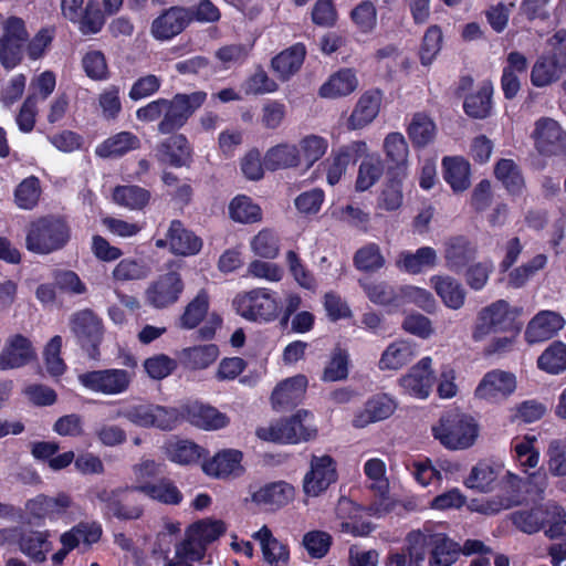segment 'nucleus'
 Returning <instances> with one entry per match:
<instances>
[{
	"mask_svg": "<svg viewBox=\"0 0 566 566\" xmlns=\"http://www.w3.org/2000/svg\"><path fill=\"white\" fill-rule=\"evenodd\" d=\"M206 99L207 93L202 91L190 94L178 93L171 99L157 98L139 107L136 111V117L146 123L161 118L158 132L165 135L171 134L180 129Z\"/></svg>",
	"mask_w": 566,
	"mask_h": 566,
	"instance_id": "nucleus-1",
	"label": "nucleus"
},
{
	"mask_svg": "<svg viewBox=\"0 0 566 566\" xmlns=\"http://www.w3.org/2000/svg\"><path fill=\"white\" fill-rule=\"evenodd\" d=\"M566 511L556 502L547 501L511 514L512 524L525 534H535L545 530L549 538H557L565 532Z\"/></svg>",
	"mask_w": 566,
	"mask_h": 566,
	"instance_id": "nucleus-2",
	"label": "nucleus"
},
{
	"mask_svg": "<svg viewBox=\"0 0 566 566\" xmlns=\"http://www.w3.org/2000/svg\"><path fill=\"white\" fill-rule=\"evenodd\" d=\"M71 238L65 220L57 217H42L32 221L25 235V248L36 254H50L61 250Z\"/></svg>",
	"mask_w": 566,
	"mask_h": 566,
	"instance_id": "nucleus-3",
	"label": "nucleus"
},
{
	"mask_svg": "<svg viewBox=\"0 0 566 566\" xmlns=\"http://www.w3.org/2000/svg\"><path fill=\"white\" fill-rule=\"evenodd\" d=\"M433 437L450 450H463L471 447L478 438L479 428L468 415L449 411L441 416L432 428Z\"/></svg>",
	"mask_w": 566,
	"mask_h": 566,
	"instance_id": "nucleus-4",
	"label": "nucleus"
},
{
	"mask_svg": "<svg viewBox=\"0 0 566 566\" xmlns=\"http://www.w3.org/2000/svg\"><path fill=\"white\" fill-rule=\"evenodd\" d=\"M27 514L38 522H63L70 524L80 514V506L66 492L54 495L38 494L24 503Z\"/></svg>",
	"mask_w": 566,
	"mask_h": 566,
	"instance_id": "nucleus-5",
	"label": "nucleus"
},
{
	"mask_svg": "<svg viewBox=\"0 0 566 566\" xmlns=\"http://www.w3.org/2000/svg\"><path fill=\"white\" fill-rule=\"evenodd\" d=\"M312 420V413L298 410L290 418L279 420L269 427L258 428L256 436L264 441L300 443L315 437L316 429Z\"/></svg>",
	"mask_w": 566,
	"mask_h": 566,
	"instance_id": "nucleus-6",
	"label": "nucleus"
},
{
	"mask_svg": "<svg viewBox=\"0 0 566 566\" xmlns=\"http://www.w3.org/2000/svg\"><path fill=\"white\" fill-rule=\"evenodd\" d=\"M233 306L237 313L248 321L268 323L276 318L280 302L275 292L256 287L239 293L233 300Z\"/></svg>",
	"mask_w": 566,
	"mask_h": 566,
	"instance_id": "nucleus-7",
	"label": "nucleus"
},
{
	"mask_svg": "<svg viewBox=\"0 0 566 566\" xmlns=\"http://www.w3.org/2000/svg\"><path fill=\"white\" fill-rule=\"evenodd\" d=\"M126 491H133L132 486L108 489L96 485L88 490V500L98 503L101 512L105 518L115 517L120 521L138 520L144 514V507L140 504L123 503V494Z\"/></svg>",
	"mask_w": 566,
	"mask_h": 566,
	"instance_id": "nucleus-8",
	"label": "nucleus"
},
{
	"mask_svg": "<svg viewBox=\"0 0 566 566\" xmlns=\"http://www.w3.org/2000/svg\"><path fill=\"white\" fill-rule=\"evenodd\" d=\"M29 41V32L21 18L9 17L2 23L0 36V63L7 70L14 69L22 60Z\"/></svg>",
	"mask_w": 566,
	"mask_h": 566,
	"instance_id": "nucleus-9",
	"label": "nucleus"
},
{
	"mask_svg": "<svg viewBox=\"0 0 566 566\" xmlns=\"http://www.w3.org/2000/svg\"><path fill=\"white\" fill-rule=\"evenodd\" d=\"M133 378V371L120 368L92 370L78 375V381L84 388L106 396L124 394Z\"/></svg>",
	"mask_w": 566,
	"mask_h": 566,
	"instance_id": "nucleus-10",
	"label": "nucleus"
},
{
	"mask_svg": "<svg viewBox=\"0 0 566 566\" xmlns=\"http://www.w3.org/2000/svg\"><path fill=\"white\" fill-rule=\"evenodd\" d=\"M178 411L159 405H137L124 408L117 412V417H124L132 423L143 428H158L171 430L178 421Z\"/></svg>",
	"mask_w": 566,
	"mask_h": 566,
	"instance_id": "nucleus-11",
	"label": "nucleus"
},
{
	"mask_svg": "<svg viewBox=\"0 0 566 566\" xmlns=\"http://www.w3.org/2000/svg\"><path fill=\"white\" fill-rule=\"evenodd\" d=\"M71 329L82 348L91 359L99 358V344L103 338L101 318L91 310H83L72 315Z\"/></svg>",
	"mask_w": 566,
	"mask_h": 566,
	"instance_id": "nucleus-12",
	"label": "nucleus"
},
{
	"mask_svg": "<svg viewBox=\"0 0 566 566\" xmlns=\"http://www.w3.org/2000/svg\"><path fill=\"white\" fill-rule=\"evenodd\" d=\"M336 481L337 470L334 459L326 454L313 455L310 470L303 478V491L307 496L316 497Z\"/></svg>",
	"mask_w": 566,
	"mask_h": 566,
	"instance_id": "nucleus-13",
	"label": "nucleus"
},
{
	"mask_svg": "<svg viewBox=\"0 0 566 566\" xmlns=\"http://www.w3.org/2000/svg\"><path fill=\"white\" fill-rule=\"evenodd\" d=\"M532 137L539 154L545 156L566 155V130L555 119L549 117L537 119Z\"/></svg>",
	"mask_w": 566,
	"mask_h": 566,
	"instance_id": "nucleus-14",
	"label": "nucleus"
},
{
	"mask_svg": "<svg viewBox=\"0 0 566 566\" xmlns=\"http://www.w3.org/2000/svg\"><path fill=\"white\" fill-rule=\"evenodd\" d=\"M367 153V144L363 140H355L333 149L329 157L323 163L326 170V180L328 185H337L347 167L355 164Z\"/></svg>",
	"mask_w": 566,
	"mask_h": 566,
	"instance_id": "nucleus-15",
	"label": "nucleus"
},
{
	"mask_svg": "<svg viewBox=\"0 0 566 566\" xmlns=\"http://www.w3.org/2000/svg\"><path fill=\"white\" fill-rule=\"evenodd\" d=\"M184 287L180 274L168 272L149 284L145 292L146 302L155 308L168 307L179 300Z\"/></svg>",
	"mask_w": 566,
	"mask_h": 566,
	"instance_id": "nucleus-16",
	"label": "nucleus"
},
{
	"mask_svg": "<svg viewBox=\"0 0 566 566\" xmlns=\"http://www.w3.org/2000/svg\"><path fill=\"white\" fill-rule=\"evenodd\" d=\"M515 388L516 379L512 373L494 369L483 376L474 395L489 402H499L506 399Z\"/></svg>",
	"mask_w": 566,
	"mask_h": 566,
	"instance_id": "nucleus-17",
	"label": "nucleus"
},
{
	"mask_svg": "<svg viewBox=\"0 0 566 566\" xmlns=\"http://www.w3.org/2000/svg\"><path fill=\"white\" fill-rule=\"evenodd\" d=\"M431 365L432 359L423 357L399 379V385L405 394L418 399L429 397L434 384Z\"/></svg>",
	"mask_w": 566,
	"mask_h": 566,
	"instance_id": "nucleus-18",
	"label": "nucleus"
},
{
	"mask_svg": "<svg viewBox=\"0 0 566 566\" xmlns=\"http://www.w3.org/2000/svg\"><path fill=\"white\" fill-rule=\"evenodd\" d=\"M513 319L514 315L510 310L509 303L504 300H499L479 313V322L473 336L478 339L491 332L506 331L512 326Z\"/></svg>",
	"mask_w": 566,
	"mask_h": 566,
	"instance_id": "nucleus-19",
	"label": "nucleus"
},
{
	"mask_svg": "<svg viewBox=\"0 0 566 566\" xmlns=\"http://www.w3.org/2000/svg\"><path fill=\"white\" fill-rule=\"evenodd\" d=\"M156 247H169L172 253L179 255H193L200 251L202 241L193 232L187 230L179 220H172L166 238L157 239Z\"/></svg>",
	"mask_w": 566,
	"mask_h": 566,
	"instance_id": "nucleus-20",
	"label": "nucleus"
},
{
	"mask_svg": "<svg viewBox=\"0 0 566 566\" xmlns=\"http://www.w3.org/2000/svg\"><path fill=\"white\" fill-rule=\"evenodd\" d=\"M189 23L187 8L171 7L153 21L150 33L156 40L167 41L181 33Z\"/></svg>",
	"mask_w": 566,
	"mask_h": 566,
	"instance_id": "nucleus-21",
	"label": "nucleus"
},
{
	"mask_svg": "<svg viewBox=\"0 0 566 566\" xmlns=\"http://www.w3.org/2000/svg\"><path fill=\"white\" fill-rule=\"evenodd\" d=\"M51 533L48 530L40 531L20 526L17 548L34 563L46 560L52 551Z\"/></svg>",
	"mask_w": 566,
	"mask_h": 566,
	"instance_id": "nucleus-22",
	"label": "nucleus"
},
{
	"mask_svg": "<svg viewBox=\"0 0 566 566\" xmlns=\"http://www.w3.org/2000/svg\"><path fill=\"white\" fill-rule=\"evenodd\" d=\"M226 532L222 521L205 518L191 524L180 541L189 548H201V557L206 555L207 546L218 539Z\"/></svg>",
	"mask_w": 566,
	"mask_h": 566,
	"instance_id": "nucleus-23",
	"label": "nucleus"
},
{
	"mask_svg": "<svg viewBox=\"0 0 566 566\" xmlns=\"http://www.w3.org/2000/svg\"><path fill=\"white\" fill-rule=\"evenodd\" d=\"M565 326L564 317L553 311H541L527 324L525 339L528 344L553 338Z\"/></svg>",
	"mask_w": 566,
	"mask_h": 566,
	"instance_id": "nucleus-24",
	"label": "nucleus"
},
{
	"mask_svg": "<svg viewBox=\"0 0 566 566\" xmlns=\"http://www.w3.org/2000/svg\"><path fill=\"white\" fill-rule=\"evenodd\" d=\"M243 454L235 449H226L218 452L212 459L202 465L205 473L217 479H230L240 476L244 468Z\"/></svg>",
	"mask_w": 566,
	"mask_h": 566,
	"instance_id": "nucleus-25",
	"label": "nucleus"
},
{
	"mask_svg": "<svg viewBox=\"0 0 566 566\" xmlns=\"http://www.w3.org/2000/svg\"><path fill=\"white\" fill-rule=\"evenodd\" d=\"M35 358V350L29 338L15 334L10 336L0 354V370L22 367Z\"/></svg>",
	"mask_w": 566,
	"mask_h": 566,
	"instance_id": "nucleus-26",
	"label": "nucleus"
},
{
	"mask_svg": "<svg viewBox=\"0 0 566 566\" xmlns=\"http://www.w3.org/2000/svg\"><path fill=\"white\" fill-rule=\"evenodd\" d=\"M155 156L158 163L179 168L190 160L191 148L186 136L175 134L157 145Z\"/></svg>",
	"mask_w": 566,
	"mask_h": 566,
	"instance_id": "nucleus-27",
	"label": "nucleus"
},
{
	"mask_svg": "<svg viewBox=\"0 0 566 566\" xmlns=\"http://www.w3.org/2000/svg\"><path fill=\"white\" fill-rule=\"evenodd\" d=\"M475 254V245L463 235L451 237L443 243L446 266L452 272L460 273Z\"/></svg>",
	"mask_w": 566,
	"mask_h": 566,
	"instance_id": "nucleus-28",
	"label": "nucleus"
},
{
	"mask_svg": "<svg viewBox=\"0 0 566 566\" xmlns=\"http://www.w3.org/2000/svg\"><path fill=\"white\" fill-rule=\"evenodd\" d=\"M396 407L392 397L387 394H377L367 400L363 410L357 412L353 419V426L364 428L371 422L387 419L392 415Z\"/></svg>",
	"mask_w": 566,
	"mask_h": 566,
	"instance_id": "nucleus-29",
	"label": "nucleus"
},
{
	"mask_svg": "<svg viewBox=\"0 0 566 566\" xmlns=\"http://www.w3.org/2000/svg\"><path fill=\"white\" fill-rule=\"evenodd\" d=\"M132 490L165 505H179L184 500L181 491L168 478H161L153 483L135 484L132 485Z\"/></svg>",
	"mask_w": 566,
	"mask_h": 566,
	"instance_id": "nucleus-30",
	"label": "nucleus"
},
{
	"mask_svg": "<svg viewBox=\"0 0 566 566\" xmlns=\"http://www.w3.org/2000/svg\"><path fill=\"white\" fill-rule=\"evenodd\" d=\"M442 176L453 192H463L471 185L470 163L461 156H447L442 159Z\"/></svg>",
	"mask_w": 566,
	"mask_h": 566,
	"instance_id": "nucleus-31",
	"label": "nucleus"
},
{
	"mask_svg": "<svg viewBox=\"0 0 566 566\" xmlns=\"http://www.w3.org/2000/svg\"><path fill=\"white\" fill-rule=\"evenodd\" d=\"M438 254L431 247H421L415 252L401 251L396 260L400 271L409 274H419L424 269H432L437 265Z\"/></svg>",
	"mask_w": 566,
	"mask_h": 566,
	"instance_id": "nucleus-32",
	"label": "nucleus"
},
{
	"mask_svg": "<svg viewBox=\"0 0 566 566\" xmlns=\"http://www.w3.org/2000/svg\"><path fill=\"white\" fill-rule=\"evenodd\" d=\"M186 415L189 422L205 430H218L229 423V418L211 406L193 402L187 406Z\"/></svg>",
	"mask_w": 566,
	"mask_h": 566,
	"instance_id": "nucleus-33",
	"label": "nucleus"
},
{
	"mask_svg": "<svg viewBox=\"0 0 566 566\" xmlns=\"http://www.w3.org/2000/svg\"><path fill=\"white\" fill-rule=\"evenodd\" d=\"M430 282L448 308L459 310L464 305L467 292L458 280L449 275H433Z\"/></svg>",
	"mask_w": 566,
	"mask_h": 566,
	"instance_id": "nucleus-34",
	"label": "nucleus"
},
{
	"mask_svg": "<svg viewBox=\"0 0 566 566\" xmlns=\"http://www.w3.org/2000/svg\"><path fill=\"white\" fill-rule=\"evenodd\" d=\"M140 147V139L132 132H119L106 138L95 149L101 158H118Z\"/></svg>",
	"mask_w": 566,
	"mask_h": 566,
	"instance_id": "nucleus-35",
	"label": "nucleus"
},
{
	"mask_svg": "<svg viewBox=\"0 0 566 566\" xmlns=\"http://www.w3.org/2000/svg\"><path fill=\"white\" fill-rule=\"evenodd\" d=\"M252 537L260 543L263 557L270 566H287L289 549L273 536L268 526H262Z\"/></svg>",
	"mask_w": 566,
	"mask_h": 566,
	"instance_id": "nucleus-36",
	"label": "nucleus"
},
{
	"mask_svg": "<svg viewBox=\"0 0 566 566\" xmlns=\"http://www.w3.org/2000/svg\"><path fill=\"white\" fill-rule=\"evenodd\" d=\"M380 102L379 91L363 94L348 118V128L360 129L371 123L379 112Z\"/></svg>",
	"mask_w": 566,
	"mask_h": 566,
	"instance_id": "nucleus-37",
	"label": "nucleus"
},
{
	"mask_svg": "<svg viewBox=\"0 0 566 566\" xmlns=\"http://www.w3.org/2000/svg\"><path fill=\"white\" fill-rule=\"evenodd\" d=\"M307 387V378L296 375L280 382L272 392V403L275 408H284L297 403Z\"/></svg>",
	"mask_w": 566,
	"mask_h": 566,
	"instance_id": "nucleus-38",
	"label": "nucleus"
},
{
	"mask_svg": "<svg viewBox=\"0 0 566 566\" xmlns=\"http://www.w3.org/2000/svg\"><path fill=\"white\" fill-rule=\"evenodd\" d=\"M103 530L102 525L97 522H81L73 526L70 531L64 532L60 542L63 547L73 551L80 544L92 545L99 541Z\"/></svg>",
	"mask_w": 566,
	"mask_h": 566,
	"instance_id": "nucleus-39",
	"label": "nucleus"
},
{
	"mask_svg": "<svg viewBox=\"0 0 566 566\" xmlns=\"http://www.w3.org/2000/svg\"><path fill=\"white\" fill-rule=\"evenodd\" d=\"M295 489L292 484L279 481L266 484L253 493V501L269 507L286 505L294 499Z\"/></svg>",
	"mask_w": 566,
	"mask_h": 566,
	"instance_id": "nucleus-40",
	"label": "nucleus"
},
{
	"mask_svg": "<svg viewBox=\"0 0 566 566\" xmlns=\"http://www.w3.org/2000/svg\"><path fill=\"white\" fill-rule=\"evenodd\" d=\"M359 285L364 290L369 301L376 305L399 308L400 286L390 285L384 281L359 280Z\"/></svg>",
	"mask_w": 566,
	"mask_h": 566,
	"instance_id": "nucleus-41",
	"label": "nucleus"
},
{
	"mask_svg": "<svg viewBox=\"0 0 566 566\" xmlns=\"http://www.w3.org/2000/svg\"><path fill=\"white\" fill-rule=\"evenodd\" d=\"M416 347L408 340L391 343L380 356L378 367L381 370H397L407 365L416 356Z\"/></svg>",
	"mask_w": 566,
	"mask_h": 566,
	"instance_id": "nucleus-42",
	"label": "nucleus"
},
{
	"mask_svg": "<svg viewBox=\"0 0 566 566\" xmlns=\"http://www.w3.org/2000/svg\"><path fill=\"white\" fill-rule=\"evenodd\" d=\"M358 86L356 74L350 69H343L333 74L319 88V95L326 98L346 96Z\"/></svg>",
	"mask_w": 566,
	"mask_h": 566,
	"instance_id": "nucleus-43",
	"label": "nucleus"
},
{
	"mask_svg": "<svg viewBox=\"0 0 566 566\" xmlns=\"http://www.w3.org/2000/svg\"><path fill=\"white\" fill-rule=\"evenodd\" d=\"M305 55V45L303 43H296L273 57L272 67L281 78L286 80L300 70Z\"/></svg>",
	"mask_w": 566,
	"mask_h": 566,
	"instance_id": "nucleus-44",
	"label": "nucleus"
},
{
	"mask_svg": "<svg viewBox=\"0 0 566 566\" xmlns=\"http://www.w3.org/2000/svg\"><path fill=\"white\" fill-rule=\"evenodd\" d=\"M301 165L296 145L280 144L270 148L264 156V167L269 170L285 169Z\"/></svg>",
	"mask_w": 566,
	"mask_h": 566,
	"instance_id": "nucleus-45",
	"label": "nucleus"
},
{
	"mask_svg": "<svg viewBox=\"0 0 566 566\" xmlns=\"http://www.w3.org/2000/svg\"><path fill=\"white\" fill-rule=\"evenodd\" d=\"M494 175L510 195L520 196L523 192L525 188L524 178L514 160L500 159L495 165Z\"/></svg>",
	"mask_w": 566,
	"mask_h": 566,
	"instance_id": "nucleus-46",
	"label": "nucleus"
},
{
	"mask_svg": "<svg viewBox=\"0 0 566 566\" xmlns=\"http://www.w3.org/2000/svg\"><path fill=\"white\" fill-rule=\"evenodd\" d=\"M438 532L430 524L423 525L422 528L411 531L406 538L407 551L411 559L421 562L424 559L427 551L432 549Z\"/></svg>",
	"mask_w": 566,
	"mask_h": 566,
	"instance_id": "nucleus-47",
	"label": "nucleus"
},
{
	"mask_svg": "<svg viewBox=\"0 0 566 566\" xmlns=\"http://www.w3.org/2000/svg\"><path fill=\"white\" fill-rule=\"evenodd\" d=\"M511 490H506L503 494H497L485 502L481 503L478 511L488 514L494 515L503 510H507L520 502V485L518 478L509 473Z\"/></svg>",
	"mask_w": 566,
	"mask_h": 566,
	"instance_id": "nucleus-48",
	"label": "nucleus"
},
{
	"mask_svg": "<svg viewBox=\"0 0 566 566\" xmlns=\"http://www.w3.org/2000/svg\"><path fill=\"white\" fill-rule=\"evenodd\" d=\"M407 133L412 145L422 148L434 139L437 127L427 114L416 113L408 125Z\"/></svg>",
	"mask_w": 566,
	"mask_h": 566,
	"instance_id": "nucleus-49",
	"label": "nucleus"
},
{
	"mask_svg": "<svg viewBox=\"0 0 566 566\" xmlns=\"http://www.w3.org/2000/svg\"><path fill=\"white\" fill-rule=\"evenodd\" d=\"M150 197V192L147 189L136 185L117 186L113 191L115 203L129 210L144 209L148 205Z\"/></svg>",
	"mask_w": 566,
	"mask_h": 566,
	"instance_id": "nucleus-50",
	"label": "nucleus"
},
{
	"mask_svg": "<svg viewBox=\"0 0 566 566\" xmlns=\"http://www.w3.org/2000/svg\"><path fill=\"white\" fill-rule=\"evenodd\" d=\"M461 554V546L438 532L431 551L430 566H451Z\"/></svg>",
	"mask_w": 566,
	"mask_h": 566,
	"instance_id": "nucleus-51",
	"label": "nucleus"
},
{
	"mask_svg": "<svg viewBox=\"0 0 566 566\" xmlns=\"http://www.w3.org/2000/svg\"><path fill=\"white\" fill-rule=\"evenodd\" d=\"M537 367L551 375L566 370V344L555 340L537 358Z\"/></svg>",
	"mask_w": 566,
	"mask_h": 566,
	"instance_id": "nucleus-52",
	"label": "nucleus"
},
{
	"mask_svg": "<svg viewBox=\"0 0 566 566\" xmlns=\"http://www.w3.org/2000/svg\"><path fill=\"white\" fill-rule=\"evenodd\" d=\"M492 92V84L485 82L476 93L467 96L463 104L465 114L473 118H485L491 111Z\"/></svg>",
	"mask_w": 566,
	"mask_h": 566,
	"instance_id": "nucleus-53",
	"label": "nucleus"
},
{
	"mask_svg": "<svg viewBox=\"0 0 566 566\" xmlns=\"http://www.w3.org/2000/svg\"><path fill=\"white\" fill-rule=\"evenodd\" d=\"M563 67L551 56H541L532 67L531 82L536 87H544L556 82Z\"/></svg>",
	"mask_w": 566,
	"mask_h": 566,
	"instance_id": "nucleus-54",
	"label": "nucleus"
},
{
	"mask_svg": "<svg viewBox=\"0 0 566 566\" xmlns=\"http://www.w3.org/2000/svg\"><path fill=\"white\" fill-rule=\"evenodd\" d=\"M209 295L205 290L199 291L196 297L190 301L180 317V326L186 329L197 327L208 315Z\"/></svg>",
	"mask_w": 566,
	"mask_h": 566,
	"instance_id": "nucleus-55",
	"label": "nucleus"
},
{
	"mask_svg": "<svg viewBox=\"0 0 566 566\" xmlns=\"http://www.w3.org/2000/svg\"><path fill=\"white\" fill-rule=\"evenodd\" d=\"M167 458L178 464H190L200 457V448L188 440H169L164 447Z\"/></svg>",
	"mask_w": 566,
	"mask_h": 566,
	"instance_id": "nucleus-56",
	"label": "nucleus"
},
{
	"mask_svg": "<svg viewBox=\"0 0 566 566\" xmlns=\"http://www.w3.org/2000/svg\"><path fill=\"white\" fill-rule=\"evenodd\" d=\"M384 174V164L378 155L367 156L360 164L356 179V189L365 191L373 187Z\"/></svg>",
	"mask_w": 566,
	"mask_h": 566,
	"instance_id": "nucleus-57",
	"label": "nucleus"
},
{
	"mask_svg": "<svg viewBox=\"0 0 566 566\" xmlns=\"http://www.w3.org/2000/svg\"><path fill=\"white\" fill-rule=\"evenodd\" d=\"M353 262L359 271L377 272L384 268L386 261L379 245L370 242L355 252Z\"/></svg>",
	"mask_w": 566,
	"mask_h": 566,
	"instance_id": "nucleus-58",
	"label": "nucleus"
},
{
	"mask_svg": "<svg viewBox=\"0 0 566 566\" xmlns=\"http://www.w3.org/2000/svg\"><path fill=\"white\" fill-rule=\"evenodd\" d=\"M536 442L535 436H525L523 438H515L512 441V449L514 459L521 468L526 472L538 464L539 453L534 448Z\"/></svg>",
	"mask_w": 566,
	"mask_h": 566,
	"instance_id": "nucleus-59",
	"label": "nucleus"
},
{
	"mask_svg": "<svg viewBox=\"0 0 566 566\" xmlns=\"http://www.w3.org/2000/svg\"><path fill=\"white\" fill-rule=\"evenodd\" d=\"M219 349L213 344L185 348L181 353L184 364L192 369H203L217 359Z\"/></svg>",
	"mask_w": 566,
	"mask_h": 566,
	"instance_id": "nucleus-60",
	"label": "nucleus"
},
{
	"mask_svg": "<svg viewBox=\"0 0 566 566\" xmlns=\"http://www.w3.org/2000/svg\"><path fill=\"white\" fill-rule=\"evenodd\" d=\"M399 293V307L415 304L427 313H432L437 302L433 295L426 289L415 285H401Z\"/></svg>",
	"mask_w": 566,
	"mask_h": 566,
	"instance_id": "nucleus-61",
	"label": "nucleus"
},
{
	"mask_svg": "<svg viewBox=\"0 0 566 566\" xmlns=\"http://www.w3.org/2000/svg\"><path fill=\"white\" fill-rule=\"evenodd\" d=\"M297 148L301 163L304 161L306 168H310L326 154L328 140L325 137L312 134L303 137Z\"/></svg>",
	"mask_w": 566,
	"mask_h": 566,
	"instance_id": "nucleus-62",
	"label": "nucleus"
},
{
	"mask_svg": "<svg viewBox=\"0 0 566 566\" xmlns=\"http://www.w3.org/2000/svg\"><path fill=\"white\" fill-rule=\"evenodd\" d=\"M364 473L370 482V489L380 497H385L389 491V482L386 476V463L378 458L368 459L364 464Z\"/></svg>",
	"mask_w": 566,
	"mask_h": 566,
	"instance_id": "nucleus-63",
	"label": "nucleus"
},
{
	"mask_svg": "<svg viewBox=\"0 0 566 566\" xmlns=\"http://www.w3.org/2000/svg\"><path fill=\"white\" fill-rule=\"evenodd\" d=\"M231 218L241 223L261 220V208L247 196H237L229 206Z\"/></svg>",
	"mask_w": 566,
	"mask_h": 566,
	"instance_id": "nucleus-64",
	"label": "nucleus"
}]
</instances>
